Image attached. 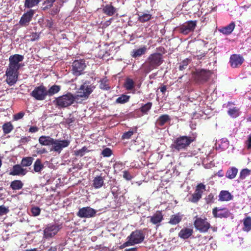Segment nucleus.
I'll return each mask as SVG.
<instances>
[{
	"label": "nucleus",
	"mask_w": 251,
	"mask_h": 251,
	"mask_svg": "<svg viewBox=\"0 0 251 251\" xmlns=\"http://www.w3.org/2000/svg\"><path fill=\"white\" fill-rule=\"evenodd\" d=\"M243 230L246 232H249L251 230V217L250 216L246 217L243 220Z\"/></svg>",
	"instance_id": "72a5a7b5"
},
{
	"label": "nucleus",
	"mask_w": 251,
	"mask_h": 251,
	"mask_svg": "<svg viewBox=\"0 0 251 251\" xmlns=\"http://www.w3.org/2000/svg\"><path fill=\"white\" fill-rule=\"evenodd\" d=\"M52 145V150L55 151L60 152L63 148L68 147L70 144V141L68 140H53Z\"/></svg>",
	"instance_id": "f3484780"
},
{
	"label": "nucleus",
	"mask_w": 251,
	"mask_h": 251,
	"mask_svg": "<svg viewBox=\"0 0 251 251\" xmlns=\"http://www.w3.org/2000/svg\"><path fill=\"white\" fill-rule=\"evenodd\" d=\"M62 228L61 225L58 224L48 225L44 230V237L49 238L54 236Z\"/></svg>",
	"instance_id": "9b49d317"
},
{
	"label": "nucleus",
	"mask_w": 251,
	"mask_h": 251,
	"mask_svg": "<svg viewBox=\"0 0 251 251\" xmlns=\"http://www.w3.org/2000/svg\"><path fill=\"white\" fill-rule=\"evenodd\" d=\"M54 139L49 136L42 135L39 138V142L42 146L52 145Z\"/></svg>",
	"instance_id": "bb28decb"
},
{
	"label": "nucleus",
	"mask_w": 251,
	"mask_h": 251,
	"mask_svg": "<svg viewBox=\"0 0 251 251\" xmlns=\"http://www.w3.org/2000/svg\"><path fill=\"white\" fill-rule=\"evenodd\" d=\"M25 251H38L36 248H34L33 249L26 250Z\"/></svg>",
	"instance_id": "774afa93"
},
{
	"label": "nucleus",
	"mask_w": 251,
	"mask_h": 251,
	"mask_svg": "<svg viewBox=\"0 0 251 251\" xmlns=\"http://www.w3.org/2000/svg\"><path fill=\"white\" fill-rule=\"evenodd\" d=\"M251 171L247 168L242 169L240 173V179L242 180L244 179L251 174Z\"/></svg>",
	"instance_id": "de8ad7c7"
},
{
	"label": "nucleus",
	"mask_w": 251,
	"mask_h": 251,
	"mask_svg": "<svg viewBox=\"0 0 251 251\" xmlns=\"http://www.w3.org/2000/svg\"><path fill=\"white\" fill-rule=\"evenodd\" d=\"M159 89H160V92L164 94L166 91L167 87L166 85H162L161 86L159 87Z\"/></svg>",
	"instance_id": "0e129e2a"
},
{
	"label": "nucleus",
	"mask_w": 251,
	"mask_h": 251,
	"mask_svg": "<svg viewBox=\"0 0 251 251\" xmlns=\"http://www.w3.org/2000/svg\"><path fill=\"white\" fill-rule=\"evenodd\" d=\"M39 128L36 126H31L29 128L28 131L31 133H35L38 131Z\"/></svg>",
	"instance_id": "052dcab7"
},
{
	"label": "nucleus",
	"mask_w": 251,
	"mask_h": 251,
	"mask_svg": "<svg viewBox=\"0 0 251 251\" xmlns=\"http://www.w3.org/2000/svg\"><path fill=\"white\" fill-rule=\"evenodd\" d=\"M147 49L146 46H143L138 49L133 50L130 53V55L133 58H138L145 54L147 52Z\"/></svg>",
	"instance_id": "393cba45"
},
{
	"label": "nucleus",
	"mask_w": 251,
	"mask_h": 251,
	"mask_svg": "<svg viewBox=\"0 0 251 251\" xmlns=\"http://www.w3.org/2000/svg\"><path fill=\"white\" fill-rule=\"evenodd\" d=\"M47 26L49 28H51L53 25V22H52V20L51 19L47 20Z\"/></svg>",
	"instance_id": "69168bd1"
},
{
	"label": "nucleus",
	"mask_w": 251,
	"mask_h": 251,
	"mask_svg": "<svg viewBox=\"0 0 251 251\" xmlns=\"http://www.w3.org/2000/svg\"><path fill=\"white\" fill-rule=\"evenodd\" d=\"M34 13V10L32 9H30L26 13H25L20 19L19 21L20 25L22 26H25L28 25Z\"/></svg>",
	"instance_id": "dca6fc26"
},
{
	"label": "nucleus",
	"mask_w": 251,
	"mask_h": 251,
	"mask_svg": "<svg viewBox=\"0 0 251 251\" xmlns=\"http://www.w3.org/2000/svg\"><path fill=\"white\" fill-rule=\"evenodd\" d=\"M152 105V103L151 102H148L145 104H144L142 105L140 108V110L141 111V112L143 114H148V112L151 109Z\"/></svg>",
	"instance_id": "c03bdc74"
},
{
	"label": "nucleus",
	"mask_w": 251,
	"mask_h": 251,
	"mask_svg": "<svg viewBox=\"0 0 251 251\" xmlns=\"http://www.w3.org/2000/svg\"><path fill=\"white\" fill-rule=\"evenodd\" d=\"M96 212L95 209L87 206L80 208L76 215L80 218H87L94 217L96 215Z\"/></svg>",
	"instance_id": "2eb2a0df"
},
{
	"label": "nucleus",
	"mask_w": 251,
	"mask_h": 251,
	"mask_svg": "<svg viewBox=\"0 0 251 251\" xmlns=\"http://www.w3.org/2000/svg\"><path fill=\"white\" fill-rule=\"evenodd\" d=\"M30 137H22L20 140V143L22 145H25L30 140Z\"/></svg>",
	"instance_id": "4d7b16f0"
},
{
	"label": "nucleus",
	"mask_w": 251,
	"mask_h": 251,
	"mask_svg": "<svg viewBox=\"0 0 251 251\" xmlns=\"http://www.w3.org/2000/svg\"><path fill=\"white\" fill-rule=\"evenodd\" d=\"M171 118L167 114L162 115L159 117L156 121V125L159 126H163L167 122L170 121Z\"/></svg>",
	"instance_id": "cd10ccee"
},
{
	"label": "nucleus",
	"mask_w": 251,
	"mask_h": 251,
	"mask_svg": "<svg viewBox=\"0 0 251 251\" xmlns=\"http://www.w3.org/2000/svg\"><path fill=\"white\" fill-rule=\"evenodd\" d=\"M100 88L103 90H108L110 89V87L107 84V79L106 78L100 79Z\"/></svg>",
	"instance_id": "49530a36"
},
{
	"label": "nucleus",
	"mask_w": 251,
	"mask_h": 251,
	"mask_svg": "<svg viewBox=\"0 0 251 251\" xmlns=\"http://www.w3.org/2000/svg\"><path fill=\"white\" fill-rule=\"evenodd\" d=\"M26 169L23 168L21 165L16 164L13 166L9 175L12 176H25L27 173Z\"/></svg>",
	"instance_id": "a211bd4d"
},
{
	"label": "nucleus",
	"mask_w": 251,
	"mask_h": 251,
	"mask_svg": "<svg viewBox=\"0 0 251 251\" xmlns=\"http://www.w3.org/2000/svg\"><path fill=\"white\" fill-rule=\"evenodd\" d=\"M206 191V185L202 183H199L196 187L194 193L192 195L189 201L193 203H197L201 198L203 193Z\"/></svg>",
	"instance_id": "9d476101"
},
{
	"label": "nucleus",
	"mask_w": 251,
	"mask_h": 251,
	"mask_svg": "<svg viewBox=\"0 0 251 251\" xmlns=\"http://www.w3.org/2000/svg\"><path fill=\"white\" fill-rule=\"evenodd\" d=\"M23 59L24 56L18 54L11 55L9 57V64L5 74L6 81L9 85L12 86L17 82L19 74L18 70L21 66L19 63Z\"/></svg>",
	"instance_id": "f257e3e1"
},
{
	"label": "nucleus",
	"mask_w": 251,
	"mask_h": 251,
	"mask_svg": "<svg viewBox=\"0 0 251 251\" xmlns=\"http://www.w3.org/2000/svg\"><path fill=\"white\" fill-rule=\"evenodd\" d=\"M33 161V158L32 157H25L22 158L21 165L23 167L30 166Z\"/></svg>",
	"instance_id": "58836bf2"
},
{
	"label": "nucleus",
	"mask_w": 251,
	"mask_h": 251,
	"mask_svg": "<svg viewBox=\"0 0 251 251\" xmlns=\"http://www.w3.org/2000/svg\"><path fill=\"white\" fill-rule=\"evenodd\" d=\"M137 248H132L128 249H126L125 251H136Z\"/></svg>",
	"instance_id": "338daca9"
},
{
	"label": "nucleus",
	"mask_w": 251,
	"mask_h": 251,
	"mask_svg": "<svg viewBox=\"0 0 251 251\" xmlns=\"http://www.w3.org/2000/svg\"><path fill=\"white\" fill-rule=\"evenodd\" d=\"M194 226L195 228L201 233L207 232L211 227L210 223L205 217L201 218L196 216L194 222Z\"/></svg>",
	"instance_id": "0eeeda50"
},
{
	"label": "nucleus",
	"mask_w": 251,
	"mask_h": 251,
	"mask_svg": "<svg viewBox=\"0 0 251 251\" xmlns=\"http://www.w3.org/2000/svg\"><path fill=\"white\" fill-rule=\"evenodd\" d=\"M190 62H191V60L188 58H186V59L183 60L182 61H181L180 63V65L179 66V70L182 71L184 69H186V68L188 65V64L190 63Z\"/></svg>",
	"instance_id": "8fccbe9b"
},
{
	"label": "nucleus",
	"mask_w": 251,
	"mask_h": 251,
	"mask_svg": "<svg viewBox=\"0 0 251 251\" xmlns=\"http://www.w3.org/2000/svg\"><path fill=\"white\" fill-rule=\"evenodd\" d=\"M95 88V86L91 84L90 81H85L78 89L77 95H75L77 100H79V98H83V100L88 99Z\"/></svg>",
	"instance_id": "39448f33"
},
{
	"label": "nucleus",
	"mask_w": 251,
	"mask_h": 251,
	"mask_svg": "<svg viewBox=\"0 0 251 251\" xmlns=\"http://www.w3.org/2000/svg\"><path fill=\"white\" fill-rule=\"evenodd\" d=\"M104 176H97L93 180L92 186L95 189H100L104 185Z\"/></svg>",
	"instance_id": "b1692460"
},
{
	"label": "nucleus",
	"mask_w": 251,
	"mask_h": 251,
	"mask_svg": "<svg viewBox=\"0 0 251 251\" xmlns=\"http://www.w3.org/2000/svg\"><path fill=\"white\" fill-rule=\"evenodd\" d=\"M238 172V170L235 167H232L228 169L226 173V176L232 179L235 177Z\"/></svg>",
	"instance_id": "c85d7f7f"
},
{
	"label": "nucleus",
	"mask_w": 251,
	"mask_h": 251,
	"mask_svg": "<svg viewBox=\"0 0 251 251\" xmlns=\"http://www.w3.org/2000/svg\"><path fill=\"white\" fill-rule=\"evenodd\" d=\"M197 21H188L179 27V30L181 33L184 35H187L194 31L197 26Z\"/></svg>",
	"instance_id": "f8f14e48"
},
{
	"label": "nucleus",
	"mask_w": 251,
	"mask_h": 251,
	"mask_svg": "<svg viewBox=\"0 0 251 251\" xmlns=\"http://www.w3.org/2000/svg\"><path fill=\"white\" fill-rule=\"evenodd\" d=\"M31 36H32V38H31V41H34L36 40H37L39 37V35L36 32L33 33L32 34Z\"/></svg>",
	"instance_id": "680f3d73"
},
{
	"label": "nucleus",
	"mask_w": 251,
	"mask_h": 251,
	"mask_svg": "<svg viewBox=\"0 0 251 251\" xmlns=\"http://www.w3.org/2000/svg\"><path fill=\"white\" fill-rule=\"evenodd\" d=\"M77 100L76 97L71 92L59 96L55 99L53 103L56 107L62 109L68 107Z\"/></svg>",
	"instance_id": "20e7f679"
},
{
	"label": "nucleus",
	"mask_w": 251,
	"mask_h": 251,
	"mask_svg": "<svg viewBox=\"0 0 251 251\" xmlns=\"http://www.w3.org/2000/svg\"><path fill=\"white\" fill-rule=\"evenodd\" d=\"M60 11V7L58 5L55 4L50 9L49 13L51 16H55L59 13Z\"/></svg>",
	"instance_id": "09e8293b"
},
{
	"label": "nucleus",
	"mask_w": 251,
	"mask_h": 251,
	"mask_svg": "<svg viewBox=\"0 0 251 251\" xmlns=\"http://www.w3.org/2000/svg\"><path fill=\"white\" fill-rule=\"evenodd\" d=\"M194 141L195 138L190 136H180L173 141L170 148L173 152H178L186 150Z\"/></svg>",
	"instance_id": "7ed1b4c3"
},
{
	"label": "nucleus",
	"mask_w": 251,
	"mask_h": 251,
	"mask_svg": "<svg viewBox=\"0 0 251 251\" xmlns=\"http://www.w3.org/2000/svg\"><path fill=\"white\" fill-rule=\"evenodd\" d=\"M123 177L127 180H130L133 178L132 176L127 171L123 172Z\"/></svg>",
	"instance_id": "6e6d98bb"
},
{
	"label": "nucleus",
	"mask_w": 251,
	"mask_h": 251,
	"mask_svg": "<svg viewBox=\"0 0 251 251\" xmlns=\"http://www.w3.org/2000/svg\"><path fill=\"white\" fill-rule=\"evenodd\" d=\"M9 212L8 207H5L3 205H0V216L7 214Z\"/></svg>",
	"instance_id": "3c124183"
},
{
	"label": "nucleus",
	"mask_w": 251,
	"mask_h": 251,
	"mask_svg": "<svg viewBox=\"0 0 251 251\" xmlns=\"http://www.w3.org/2000/svg\"><path fill=\"white\" fill-rule=\"evenodd\" d=\"M244 59L240 55L233 54L230 57V63L232 68H237L243 63Z\"/></svg>",
	"instance_id": "6ab92c4d"
},
{
	"label": "nucleus",
	"mask_w": 251,
	"mask_h": 251,
	"mask_svg": "<svg viewBox=\"0 0 251 251\" xmlns=\"http://www.w3.org/2000/svg\"><path fill=\"white\" fill-rule=\"evenodd\" d=\"M112 153V151L110 149L106 148L104 149L101 152V154L103 157H109Z\"/></svg>",
	"instance_id": "603ef678"
},
{
	"label": "nucleus",
	"mask_w": 251,
	"mask_h": 251,
	"mask_svg": "<svg viewBox=\"0 0 251 251\" xmlns=\"http://www.w3.org/2000/svg\"><path fill=\"white\" fill-rule=\"evenodd\" d=\"M135 83L133 79L130 78H126L125 83L124 87L126 89V90H131L134 88Z\"/></svg>",
	"instance_id": "e433bc0d"
},
{
	"label": "nucleus",
	"mask_w": 251,
	"mask_h": 251,
	"mask_svg": "<svg viewBox=\"0 0 251 251\" xmlns=\"http://www.w3.org/2000/svg\"><path fill=\"white\" fill-rule=\"evenodd\" d=\"M145 234L141 229H136L132 231L130 235L127 236V239L131 243L132 245L142 243L145 239Z\"/></svg>",
	"instance_id": "6e6552de"
},
{
	"label": "nucleus",
	"mask_w": 251,
	"mask_h": 251,
	"mask_svg": "<svg viewBox=\"0 0 251 251\" xmlns=\"http://www.w3.org/2000/svg\"><path fill=\"white\" fill-rule=\"evenodd\" d=\"M152 18L151 15L148 13H144L139 16L138 20L141 23H145L150 21Z\"/></svg>",
	"instance_id": "79ce46f5"
},
{
	"label": "nucleus",
	"mask_w": 251,
	"mask_h": 251,
	"mask_svg": "<svg viewBox=\"0 0 251 251\" xmlns=\"http://www.w3.org/2000/svg\"><path fill=\"white\" fill-rule=\"evenodd\" d=\"M129 96L122 95L116 99V102L117 103L124 104L128 102L129 100Z\"/></svg>",
	"instance_id": "37998d69"
},
{
	"label": "nucleus",
	"mask_w": 251,
	"mask_h": 251,
	"mask_svg": "<svg viewBox=\"0 0 251 251\" xmlns=\"http://www.w3.org/2000/svg\"><path fill=\"white\" fill-rule=\"evenodd\" d=\"M137 128H138V127L137 126H135V127H132L131 130L124 133V134H123V135L122 136V139H130L134 133H136L137 132Z\"/></svg>",
	"instance_id": "c9c22d12"
},
{
	"label": "nucleus",
	"mask_w": 251,
	"mask_h": 251,
	"mask_svg": "<svg viewBox=\"0 0 251 251\" xmlns=\"http://www.w3.org/2000/svg\"><path fill=\"white\" fill-rule=\"evenodd\" d=\"M182 219V215L179 213L174 214L171 216L169 223L172 225H176L179 223Z\"/></svg>",
	"instance_id": "c756f323"
},
{
	"label": "nucleus",
	"mask_w": 251,
	"mask_h": 251,
	"mask_svg": "<svg viewBox=\"0 0 251 251\" xmlns=\"http://www.w3.org/2000/svg\"><path fill=\"white\" fill-rule=\"evenodd\" d=\"M89 152V150L86 146H84L81 149L75 151L74 154L77 156H83L86 152Z\"/></svg>",
	"instance_id": "a18cd8bd"
},
{
	"label": "nucleus",
	"mask_w": 251,
	"mask_h": 251,
	"mask_svg": "<svg viewBox=\"0 0 251 251\" xmlns=\"http://www.w3.org/2000/svg\"><path fill=\"white\" fill-rule=\"evenodd\" d=\"M41 0H25L24 6L25 8H31L37 5Z\"/></svg>",
	"instance_id": "4c0bfd02"
},
{
	"label": "nucleus",
	"mask_w": 251,
	"mask_h": 251,
	"mask_svg": "<svg viewBox=\"0 0 251 251\" xmlns=\"http://www.w3.org/2000/svg\"><path fill=\"white\" fill-rule=\"evenodd\" d=\"M212 214L216 218H226L230 216V212L226 207H215L212 209Z\"/></svg>",
	"instance_id": "4468645a"
},
{
	"label": "nucleus",
	"mask_w": 251,
	"mask_h": 251,
	"mask_svg": "<svg viewBox=\"0 0 251 251\" xmlns=\"http://www.w3.org/2000/svg\"><path fill=\"white\" fill-rule=\"evenodd\" d=\"M212 74V72L209 70L196 69L194 72V80L197 83H204L208 80Z\"/></svg>",
	"instance_id": "423d86ee"
},
{
	"label": "nucleus",
	"mask_w": 251,
	"mask_h": 251,
	"mask_svg": "<svg viewBox=\"0 0 251 251\" xmlns=\"http://www.w3.org/2000/svg\"><path fill=\"white\" fill-rule=\"evenodd\" d=\"M85 60L79 59L75 60L72 64L73 73L75 75H79L82 74L86 67Z\"/></svg>",
	"instance_id": "ddd939ff"
},
{
	"label": "nucleus",
	"mask_w": 251,
	"mask_h": 251,
	"mask_svg": "<svg viewBox=\"0 0 251 251\" xmlns=\"http://www.w3.org/2000/svg\"><path fill=\"white\" fill-rule=\"evenodd\" d=\"M24 183L20 180H15L12 181L10 187L13 190H20L23 188Z\"/></svg>",
	"instance_id": "473e14b6"
},
{
	"label": "nucleus",
	"mask_w": 251,
	"mask_h": 251,
	"mask_svg": "<svg viewBox=\"0 0 251 251\" xmlns=\"http://www.w3.org/2000/svg\"><path fill=\"white\" fill-rule=\"evenodd\" d=\"M34 171L35 172H40L44 168V165L40 159H37L34 163Z\"/></svg>",
	"instance_id": "ea45409f"
},
{
	"label": "nucleus",
	"mask_w": 251,
	"mask_h": 251,
	"mask_svg": "<svg viewBox=\"0 0 251 251\" xmlns=\"http://www.w3.org/2000/svg\"><path fill=\"white\" fill-rule=\"evenodd\" d=\"M194 233L193 227H183L178 234V237L183 240H186L190 238Z\"/></svg>",
	"instance_id": "aec40b11"
},
{
	"label": "nucleus",
	"mask_w": 251,
	"mask_h": 251,
	"mask_svg": "<svg viewBox=\"0 0 251 251\" xmlns=\"http://www.w3.org/2000/svg\"><path fill=\"white\" fill-rule=\"evenodd\" d=\"M60 90V86L54 84L52 85L48 90L47 89V95L49 96H52L59 92Z\"/></svg>",
	"instance_id": "2f4dec72"
},
{
	"label": "nucleus",
	"mask_w": 251,
	"mask_h": 251,
	"mask_svg": "<svg viewBox=\"0 0 251 251\" xmlns=\"http://www.w3.org/2000/svg\"><path fill=\"white\" fill-rule=\"evenodd\" d=\"M164 62L163 55L160 53L155 52L151 54L146 62L142 65L144 72L148 74L156 69Z\"/></svg>",
	"instance_id": "f03ea898"
},
{
	"label": "nucleus",
	"mask_w": 251,
	"mask_h": 251,
	"mask_svg": "<svg viewBox=\"0 0 251 251\" xmlns=\"http://www.w3.org/2000/svg\"><path fill=\"white\" fill-rule=\"evenodd\" d=\"M233 198V195L226 190H222L220 192L219 195V201H227L232 200Z\"/></svg>",
	"instance_id": "4be33fe9"
},
{
	"label": "nucleus",
	"mask_w": 251,
	"mask_h": 251,
	"mask_svg": "<svg viewBox=\"0 0 251 251\" xmlns=\"http://www.w3.org/2000/svg\"><path fill=\"white\" fill-rule=\"evenodd\" d=\"M102 12L108 16H112L117 12V9L111 3L104 6L102 8Z\"/></svg>",
	"instance_id": "a878e982"
},
{
	"label": "nucleus",
	"mask_w": 251,
	"mask_h": 251,
	"mask_svg": "<svg viewBox=\"0 0 251 251\" xmlns=\"http://www.w3.org/2000/svg\"><path fill=\"white\" fill-rule=\"evenodd\" d=\"M2 129L4 134L6 135L10 133L14 129V126L10 122H7L2 125Z\"/></svg>",
	"instance_id": "7c9ffc66"
},
{
	"label": "nucleus",
	"mask_w": 251,
	"mask_h": 251,
	"mask_svg": "<svg viewBox=\"0 0 251 251\" xmlns=\"http://www.w3.org/2000/svg\"><path fill=\"white\" fill-rule=\"evenodd\" d=\"M130 246H132L131 243L129 241V240H127V241L126 242H125L124 244L121 245L119 246L120 249H123L126 247H128Z\"/></svg>",
	"instance_id": "13d9d810"
},
{
	"label": "nucleus",
	"mask_w": 251,
	"mask_h": 251,
	"mask_svg": "<svg viewBox=\"0 0 251 251\" xmlns=\"http://www.w3.org/2000/svg\"><path fill=\"white\" fill-rule=\"evenodd\" d=\"M30 95L37 100H45L47 95V88L43 84L35 87L31 92Z\"/></svg>",
	"instance_id": "1a4fd4ad"
},
{
	"label": "nucleus",
	"mask_w": 251,
	"mask_h": 251,
	"mask_svg": "<svg viewBox=\"0 0 251 251\" xmlns=\"http://www.w3.org/2000/svg\"><path fill=\"white\" fill-rule=\"evenodd\" d=\"M156 50L157 51H160V53H161L162 55L163 54L165 53L166 52L165 48L163 47H159L158 48H157Z\"/></svg>",
	"instance_id": "e2e57ef3"
},
{
	"label": "nucleus",
	"mask_w": 251,
	"mask_h": 251,
	"mask_svg": "<svg viewBox=\"0 0 251 251\" xmlns=\"http://www.w3.org/2000/svg\"><path fill=\"white\" fill-rule=\"evenodd\" d=\"M163 214L161 211H157L152 216L150 217V222L157 226H160V223L163 220Z\"/></svg>",
	"instance_id": "412c9836"
},
{
	"label": "nucleus",
	"mask_w": 251,
	"mask_h": 251,
	"mask_svg": "<svg viewBox=\"0 0 251 251\" xmlns=\"http://www.w3.org/2000/svg\"><path fill=\"white\" fill-rule=\"evenodd\" d=\"M227 113L232 118H235L240 114L239 109L236 107L229 108L227 111Z\"/></svg>",
	"instance_id": "a19ab883"
},
{
	"label": "nucleus",
	"mask_w": 251,
	"mask_h": 251,
	"mask_svg": "<svg viewBox=\"0 0 251 251\" xmlns=\"http://www.w3.org/2000/svg\"><path fill=\"white\" fill-rule=\"evenodd\" d=\"M56 0H45L42 3V10L46 11L51 8Z\"/></svg>",
	"instance_id": "f704fd0d"
},
{
	"label": "nucleus",
	"mask_w": 251,
	"mask_h": 251,
	"mask_svg": "<svg viewBox=\"0 0 251 251\" xmlns=\"http://www.w3.org/2000/svg\"><path fill=\"white\" fill-rule=\"evenodd\" d=\"M31 212L34 216H38L41 212V209L38 207H33L31 209Z\"/></svg>",
	"instance_id": "5fc2aeb1"
},
{
	"label": "nucleus",
	"mask_w": 251,
	"mask_h": 251,
	"mask_svg": "<svg viewBox=\"0 0 251 251\" xmlns=\"http://www.w3.org/2000/svg\"><path fill=\"white\" fill-rule=\"evenodd\" d=\"M25 115V112L24 111H21L18 113H16L13 115V120L14 121H18L22 119Z\"/></svg>",
	"instance_id": "864d4df0"
},
{
	"label": "nucleus",
	"mask_w": 251,
	"mask_h": 251,
	"mask_svg": "<svg viewBox=\"0 0 251 251\" xmlns=\"http://www.w3.org/2000/svg\"><path fill=\"white\" fill-rule=\"evenodd\" d=\"M247 148L248 150L251 149V135H250L246 142Z\"/></svg>",
	"instance_id": "bf43d9fd"
},
{
	"label": "nucleus",
	"mask_w": 251,
	"mask_h": 251,
	"mask_svg": "<svg viewBox=\"0 0 251 251\" xmlns=\"http://www.w3.org/2000/svg\"><path fill=\"white\" fill-rule=\"evenodd\" d=\"M235 26V23L232 22L226 26L219 29V31L225 35H229L232 33Z\"/></svg>",
	"instance_id": "5701e85b"
}]
</instances>
